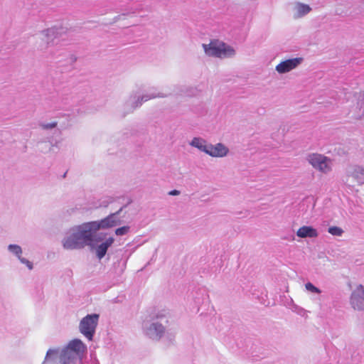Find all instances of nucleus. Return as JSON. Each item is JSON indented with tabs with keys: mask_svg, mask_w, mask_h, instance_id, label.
Segmentation results:
<instances>
[{
	"mask_svg": "<svg viewBox=\"0 0 364 364\" xmlns=\"http://www.w3.org/2000/svg\"><path fill=\"white\" fill-rule=\"evenodd\" d=\"M328 232L333 235L341 236L343 231L341 228L333 226L328 228Z\"/></svg>",
	"mask_w": 364,
	"mask_h": 364,
	"instance_id": "dca6fc26",
	"label": "nucleus"
},
{
	"mask_svg": "<svg viewBox=\"0 0 364 364\" xmlns=\"http://www.w3.org/2000/svg\"><path fill=\"white\" fill-rule=\"evenodd\" d=\"M56 125H57V123L53 122L52 124H43V129H52V128H54Z\"/></svg>",
	"mask_w": 364,
	"mask_h": 364,
	"instance_id": "4be33fe9",
	"label": "nucleus"
},
{
	"mask_svg": "<svg viewBox=\"0 0 364 364\" xmlns=\"http://www.w3.org/2000/svg\"><path fill=\"white\" fill-rule=\"evenodd\" d=\"M77 358H80L77 355L73 353L65 347L60 355V363L61 364H73Z\"/></svg>",
	"mask_w": 364,
	"mask_h": 364,
	"instance_id": "9d476101",
	"label": "nucleus"
},
{
	"mask_svg": "<svg viewBox=\"0 0 364 364\" xmlns=\"http://www.w3.org/2000/svg\"><path fill=\"white\" fill-rule=\"evenodd\" d=\"M114 242L113 237H109L105 242L100 244L97 248V255L98 258L102 259L106 254L107 249Z\"/></svg>",
	"mask_w": 364,
	"mask_h": 364,
	"instance_id": "f8f14e48",
	"label": "nucleus"
},
{
	"mask_svg": "<svg viewBox=\"0 0 364 364\" xmlns=\"http://www.w3.org/2000/svg\"><path fill=\"white\" fill-rule=\"evenodd\" d=\"M353 177L358 181L359 183H362L364 182V168H357L355 169L353 173Z\"/></svg>",
	"mask_w": 364,
	"mask_h": 364,
	"instance_id": "ddd939ff",
	"label": "nucleus"
},
{
	"mask_svg": "<svg viewBox=\"0 0 364 364\" xmlns=\"http://www.w3.org/2000/svg\"><path fill=\"white\" fill-rule=\"evenodd\" d=\"M66 348L73 353L77 355L80 358L86 350L85 345L79 339H74L71 341Z\"/></svg>",
	"mask_w": 364,
	"mask_h": 364,
	"instance_id": "6e6552de",
	"label": "nucleus"
},
{
	"mask_svg": "<svg viewBox=\"0 0 364 364\" xmlns=\"http://www.w3.org/2000/svg\"><path fill=\"white\" fill-rule=\"evenodd\" d=\"M297 12L300 16L305 15L311 11L309 6L300 4L297 6Z\"/></svg>",
	"mask_w": 364,
	"mask_h": 364,
	"instance_id": "4468645a",
	"label": "nucleus"
},
{
	"mask_svg": "<svg viewBox=\"0 0 364 364\" xmlns=\"http://www.w3.org/2000/svg\"><path fill=\"white\" fill-rule=\"evenodd\" d=\"M118 223L119 221L115 220V214H112L100 223L90 222L77 226L72 230L71 234L63 240V247L67 250H74L91 245L94 234L97 230L111 228Z\"/></svg>",
	"mask_w": 364,
	"mask_h": 364,
	"instance_id": "f257e3e1",
	"label": "nucleus"
},
{
	"mask_svg": "<svg viewBox=\"0 0 364 364\" xmlns=\"http://www.w3.org/2000/svg\"><path fill=\"white\" fill-rule=\"evenodd\" d=\"M350 304L355 310H364V287L357 286L350 296Z\"/></svg>",
	"mask_w": 364,
	"mask_h": 364,
	"instance_id": "39448f33",
	"label": "nucleus"
},
{
	"mask_svg": "<svg viewBox=\"0 0 364 364\" xmlns=\"http://www.w3.org/2000/svg\"><path fill=\"white\" fill-rule=\"evenodd\" d=\"M57 353V350H55V349H49L48 351H47V353H46V358H45V360H47L48 358L51 355H53V354H55Z\"/></svg>",
	"mask_w": 364,
	"mask_h": 364,
	"instance_id": "aec40b11",
	"label": "nucleus"
},
{
	"mask_svg": "<svg viewBox=\"0 0 364 364\" xmlns=\"http://www.w3.org/2000/svg\"><path fill=\"white\" fill-rule=\"evenodd\" d=\"M9 250L17 255L19 259H21L20 255L22 252V250L20 246L16 245H10L9 246Z\"/></svg>",
	"mask_w": 364,
	"mask_h": 364,
	"instance_id": "f3484780",
	"label": "nucleus"
},
{
	"mask_svg": "<svg viewBox=\"0 0 364 364\" xmlns=\"http://www.w3.org/2000/svg\"><path fill=\"white\" fill-rule=\"evenodd\" d=\"M129 226H123V227L116 229L115 234L117 235H126L129 232Z\"/></svg>",
	"mask_w": 364,
	"mask_h": 364,
	"instance_id": "6ab92c4d",
	"label": "nucleus"
},
{
	"mask_svg": "<svg viewBox=\"0 0 364 364\" xmlns=\"http://www.w3.org/2000/svg\"><path fill=\"white\" fill-rule=\"evenodd\" d=\"M302 61L301 58H295L281 62L276 66V70L279 73H287L297 67Z\"/></svg>",
	"mask_w": 364,
	"mask_h": 364,
	"instance_id": "423d86ee",
	"label": "nucleus"
},
{
	"mask_svg": "<svg viewBox=\"0 0 364 364\" xmlns=\"http://www.w3.org/2000/svg\"><path fill=\"white\" fill-rule=\"evenodd\" d=\"M99 319V315L94 314L84 317L80 323V331L90 341L92 340Z\"/></svg>",
	"mask_w": 364,
	"mask_h": 364,
	"instance_id": "7ed1b4c3",
	"label": "nucleus"
},
{
	"mask_svg": "<svg viewBox=\"0 0 364 364\" xmlns=\"http://www.w3.org/2000/svg\"><path fill=\"white\" fill-rule=\"evenodd\" d=\"M308 161L314 168L323 173H327L331 170V161L325 156L312 154L308 156Z\"/></svg>",
	"mask_w": 364,
	"mask_h": 364,
	"instance_id": "20e7f679",
	"label": "nucleus"
},
{
	"mask_svg": "<svg viewBox=\"0 0 364 364\" xmlns=\"http://www.w3.org/2000/svg\"><path fill=\"white\" fill-rule=\"evenodd\" d=\"M164 333V327L161 323H152L147 330V335L152 339H159Z\"/></svg>",
	"mask_w": 364,
	"mask_h": 364,
	"instance_id": "1a4fd4ad",
	"label": "nucleus"
},
{
	"mask_svg": "<svg viewBox=\"0 0 364 364\" xmlns=\"http://www.w3.org/2000/svg\"><path fill=\"white\" fill-rule=\"evenodd\" d=\"M204 151L212 156L223 157L227 154L228 150L223 144H218L215 146L208 145L204 147Z\"/></svg>",
	"mask_w": 364,
	"mask_h": 364,
	"instance_id": "0eeeda50",
	"label": "nucleus"
},
{
	"mask_svg": "<svg viewBox=\"0 0 364 364\" xmlns=\"http://www.w3.org/2000/svg\"><path fill=\"white\" fill-rule=\"evenodd\" d=\"M296 235L299 237H316L318 236L317 230L311 226H302L296 232Z\"/></svg>",
	"mask_w": 364,
	"mask_h": 364,
	"instance_id": "9b49d317",
	"label": "nucleus"
},
{
	"mask_svg": "<svg viewBox=\"0 0 364 364\" xmlns=\"http://www.w3.org/2000/svg\"><path fill=\"white\" fill-rule=\"evenodd\" d=\"M203 46L205 53L210 56L228 58L235 54L231 46L218 41H212L209 44H203Z\"/></svg>",
	"mask_w": 364,
	"mask_h": 364,
	"instance_id": "f03ea898",
	"label": "nucleus"
},
{
	"mask_svg": "<svg viewBox=\"0 0 364 364\" xmlns=\"http://www.w3.org/2000/svg\"><path fill=\"white\" fill-rule=\"evenodd\" d=\"M169 195L171 196H177L179 194V191H177V190H173V191H171L168 193Z\"/></svg>",
	"mask_w": 364,
	"mask_h": 364,
	"instance_id": "5701e85b",
	"label": "nucleus"
},
{
	"mask_svg": "<svg viewBox=\"0 0 364 364\" xmlns=\"http://www.w3.org/2000/svg\"><path fill=\"white\" fill-rule=\"evenodd\" d=\"M191 144L203 151H204V147L208 146V145H205L204 141L199 138H194L191 142Z\"/></svg>",
	"mask_w": 364,
	"mask_h": 364,
	"instance_id": "2eb2a0df",
	"label": "nucleus"
},
{
	"mask_svg": "<svg viewBox=\"0 0 364 364\" xmlns=\"http://www.w3.org/2000/svg\"><path fill=\"white\" fill-rule=\"evenodd\" d=\"M20 260L21 261V262L26 264L27 267L30 269H31L33 268V265H32V263L31 262H29V261H28V260H26V259H25L23 258H21Z\"/></svg>",
	"mask_w": 364,
	"mask_h": 364,
	"instance_id": "412c9836",
	"label": "nucleus"
},
{
	"mask_svg": "<svg viewBox=\"0 0 364 364\" xmlns=\"http://www.w3.org/2000/svg\"><path fill=\"white\" fill-rule=\"evenodd\" d=\"M305 287L306 289L311 291V292H313V293H316V294H320L321 293V291L317 288L315 286H314L313 284H311V282H308L305 284Z\"/></svg>",
	"mask_w": 364,
	"mask_h": 364,
	"instance_id": "a211bd4d",
	"label": "nucleus"
}]
</instances>
